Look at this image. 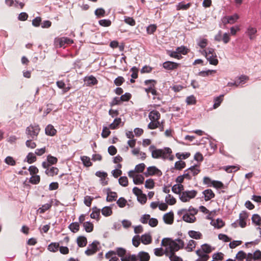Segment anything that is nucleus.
<instances>
[{
	"label": "nucleus",
	"instance_id": "nucleus-1",
	"mask_svg": "<svg viewBox=\"0 0 261 261\" xmlns=\"http://www.w3.org/2000/svg\"><path fill=\"white\" fill-rule=\"evenodd\" d=\"M161 245L162 246L166 247L165 249V254L166 255L172 254V253H174L179 250L177 243L170 238H164L162 240Z\"/></svg>",
	"mask_w": 261,
	"mask_h": 261
},
{
	"label": "nucleus",
	"instance_id": "nucleus-2",
	"mask_svg": "<svg viewBox=\"0 0 261 261\" xmlns=\"http://www.w3.org/2000/svg\"><path fill=\"white\" fill-rule=\"evenodd\" d=\"M40 131V128L38 125L31 124L27 127L25 134L28 138L36 140Z\"/></svg>",
	"mask_w": 261,
	"mask_h": 261
},
{
	"label": "nucleus",
	"instance_id": "nucleus-3",
	"mask_svg": "<svg viewBox=\"0 0 261 261\" xmlns=\"http://www.w3.org/2000/svg\"><path fill=\"white\" fill-rule=\"evenodd\" d=\"M205 58L209 61L210 64L213 65H217L218 60L215 49L212 48H207L204 50Z\"/></svg>",
	"mask_w": 261,
	"mask_h": 261
},
{
	"label": "nucleus",
	"instance_id": "nucleus-4",
	"mask_svg": "<svg viewBox=\"0 0 261 261\" xmlns=\"http://www.w3.org/2000/svg\"><path fill=\"white\" fill-rule=\"evenodd\" d=\"M129 255V259L131 261H149L150 256L148 253L145 251H140L137 255L132 254Z\"/></svg>",
	"mask_w": 261,
	"mask_h": 261
},
{
	"label": "nucleus",
	"instance_id": "nucleus-5",
	"mask_svg": "<svg viewBox=\"0 0 261 261\" xmlns=\"http://www.w3.org/2000/svg\"><path fill=\"white\" fill-rule=\"evenodd\" d=\"M247 218V213L244 212H242L239 215V219L232 224V227L236 228L238 225H239L242 228L245 227L246 226V221Z\"/></svg>",
	"mask_w": 261,
	"mask_h": 261
},
{
	"label": "nucleus",
	"instance_id": "nucleus-6",
	"mask_svg": "<svg viewBox=\"0 0 261 261\" xmlns=\"http://www.w3.org/2000/svg\"><path fill=\"white\" fill-rule=\"evenodd\" d=\"M197 192L196 190L183 191L180 194V199L184 202L189 201L191 199L196 197Z\"/></svg>",
	"mask_w": 261,
	"mask_h": 261
},
{
	"label": "nucleus",
	"instance_id": "nucleus-7",
	"mask_svg": "<svg viewBox=\"0 0 261 261\" xmlns=\"http://www.w3.org/2000/svg\"><path fill=\"white\" fill-rule=\"evenodd\" d=\"M156 81L154 80H148L144 82L145 85L148 86L147 88H145V91L147 93H151L153 95H157L158 93L155 89V85Z\"/></svg>",
	"mask_w": 261,
	"mask_h": 261
},
{
	"label": "nucleus",
	"instance_id": "nucleus-8",
	"mask_svg": "<svg viewBox=\"0 0 261 261\" xmlns=\"http://www.w3.org/2000/svg\"><path fill=\"white\" fill-rule=\"evenodd\" d=\"M172 153L171 149L169 147L161 149V158L163 160L169 159L170 161H173L174 156L172 154Z\"/></svg>",
	"mask_w": 261,
	"mask_h": 261
},
{
	"label": "nucleus",
	"instance_id": "nucleus-9",
	"mask_svg": "<svg viewBox=\"0 0 261 261\" xmlns=\"http://www.w3.org/2000/svg\"><path fill=\"white\" fill-rule=\"evenodd\" d=\"M56 45H58L60 47L64 46L65 44H70L73 43L72 40L67 37H61L56 38L55 41Z\"/></svg>",
	"mask_w": 261,
	"mask_h": 261
},
{
	"label": "nucleus",
	"instance_id": "nucleus-10",
	"mask_svg": "<svg viewBox=\"0 0 261 261\" xmlns=\"http://www.w3.org/2000/svg\"><path fill=\"white\" fill-rule=\"evenodd\" d=\"M98 244V242L95 241L90 244L85 251V254L88 256L95 254L98 250L97 248V245Z\"/></svg>",
	"mask_w": 261,
	"mask_h": 261
},
{
	"label": "nucleus",
	"instance_id": "nucleus-11",
	"mask_svg": "<svg viewBox=\"0 0 261 261\" xmlns=\"http://www.w3.org/2000/svg\"><path fill=\"white\" fill-rule=\"evenodd\" d=\"M58 162V159L50 154L47 156V162H43L42 164L43 168H46L50 167L52 165L56 164Z\"/></svg>",
	"mask_w": 261,
	"mask_h": 261
},
{
	"label": "nucleus",
	"instance_id": "nucleus-12",
	"mask_svg": "<svg viewBox=\"0 0 261 261\" xmlns=\"http://www.w3.org/2000/svg\"><path fill=\"white\" fill-rule=\"evenodd\" d=\"M179 66V63L172 61H166L163 64V67L168 70H175L177 69Z\"/></svg>",
	"mask_w": 261,
	"mask_h": 261
},
{
	"label": "nucleus",
	"instance_id": "nucleus-13",
	"mask_svg": "<svg viewBox=\"0 0 261 261\" xmlns=\"http://www.w3.org/2000/svg\"><path fill=\"white\" fill-rule=\"evenodd\" d=\"M260 150L259 147H252L250 152V155L251 159L254 161H257L259 159Z\"/></svg>",
	"mask_w": 261,
	"mask_h": 261
},
{
	"label": "nucleus",
	"instance_id": "nucleus-14",
	"mask_svg": "<svg viewBox=\"0 0 261 261\" xmlns=\"http://www.w3.org/2000/svg\"><path fill=\"white\" fill-rule=\"evenodd\" d=\"M163 220L165 223L172 224L174 221V214L172 212H170L165 214L163 216Z\"/></svg>",
	"mask_w": 261,
	"mask_h": 261
},
{
	"label": "nucleus",
	"instance_id": "nucleus-15",
	"mask_svg": "<svg viewBox=\"0 0 261 261\" xmlns=\"http://www.w3.org/2000/svg\"><path fill=\"white\" fill-rule=\"evenodd\" d=\"M46 170L45 173L48 176H54L58 174L59 170L58 168L55 167H49L45 168Z\"/></svg>",
	"mask_w": 261,
	"mask_h": 261
},
{
	"label": "nucleus",
	"instance_id": "nucleus-16",
	"mask_svg": "<svg viewBox=\"0 0 261 261\" xmlns=\"http://www.w3.org/2000/svg\"><path fill=\"white\" fill-rule=\"evenodd\" d=\"M196 254L199 256L195 261H207L210 256L206 253H203L201 250L198 249L196 252Z\"/></svg>",
	"mask_w": 261,
	"mask_h": 261
},
{
	"label": "nucleus",
	"instance_id": "nucleus-17",
	"mask_svg": "<svg viewBox=\"0 0 261 261\" xmlns=\"http://www.w3.org/2000/svg\"><path fill=\"white\" fill-rule=\"evenodd\" d=\"M161 174V172L157 168L154 166L149 167L147 169V173H145L146 176Z\"/></svg>",
	"mask_w": 261,
	"mask_h": 261
},
{
	"label": "nucleus",
	"instance_id": "nucleus-18",
	"mask_svg": "<svg viewBox=\"0 0 261 261\" xmlns=\"http://www.w3.org/2000/svg\"><path fill=\"white\" fill-rule=\"evenodd\" d=\"M84 81L87 82V85L89 86L95 85L98 83L97 79L93 75L86 76Z\"/></svg>",
	"mask_w": 261,
	"mask_h": 261
},
{
	"label": "nucleus",
	"instance_id": "nucleus-19",
	"mask_svg": "<svg viewBox=\"0 0 261 261\" xmlns=\"http://www.w3.org/2000/svg\"><path fill=\"white\" fill-rule=\"evenodd\" d=\"M148 117L151 121L159 120L161 114L158 111L152 110L149 113Z\"/></svg>",
	"mask_w": 261,
	"mask_h": 261
},
{
	"label": "nucleus",
	"instance_id": "nucleus-20",
	"mask_svg": "<svg viewBox=\"0 0 261 261\" xmlns=\"http://www.w3.org/2000/svg\"><path fill=\"white\" fill-rule=\"evenodd\" d=\"M182 219L185 222L190 223H194L196 221V218L194 216L191 215L190 213L182 216Z\"/></svg>",
	"mask_w": 261,
	"mask_h": 261
},
{
	"label": "nucleus",
	"instance_id": "nucleus-21",
	"mask_svg": "<svg viewBox=\"0 0 261 261\" xmlns=\"http://www.w3.org/2000/svg\"><path fill=\"white\" fill-rule=\"evenodd\" d=\"M140 238L141 242L144 245H148L152 242V237L149 233L143 234Z\"/></svg>",
	"mask_w": 261,
	"mask_h": 261
},
{
	"label": "nucleus",
	"instance_id": "nucleus-22",
	"mask_svg": "<svg viewBox=\"0 0 261 261\" xmlns=\"http://www.w3.org/2000/svg\"><path fill=\"white\" fill-rule=\"evenodd\" d=\"M203 194L204 195V199L206 201L211 200L215 196V194L211 189H207L204 190L203 192Z\"/></svg>",
	"mask_w": 261,
	"mask_h": 261
},
{
	"label": "nucleus",
	"instance_id": "nucleus-23",
	"mask_svg": "<svg viewBox=\"0 0 261 261\" xmlns=\"http://www.w3.org/2000/svg\"><path fill=\"white\" fill-rule=\"evenodd\" d=\"M184 189V186L181 184L175 185L172 188V191L173 192L177 194H179L180 196V194L183 192L182 191Z\"/></svg>",
	"mask_w": 261,
	"mask_h": 261
},
{
	"label": "nucleus",
	"instance_id": "nucleus-24",
	"mask_svg": "<svg viewBox=\"0 0 261 261\" xmlns=\"http://www.w3.org/2000/svg\"><path fill=\"white\" fill-rule=\"evenodd\" d=\"M187 171H190L191 175L196 176L200 172V170L199 169V166L195 165L185 170V172Z\"/></svg>",
	"mask_w": 261,
	"mask_h": 261
},
{
	"label": "nucleus",
	"instance_id": "nucleus-25",
	"mask_svg": "<svg viewBox=\"0 0 261 261\" xmlns=\"http://www.w3.org/2000/svg\"><path fill=\"white\" fill-rule=\"evenodd\" d=\"M77 243L80 247H84L87 244V240L86 237L80 236L77 238Z\"/></svg>",
	"mask_w": 261,
	"mask_h": 261
},
{
	"label": "nucleus",
	"instance_id": "nucleus-26",
	"mask_svg": "<svg viewBox=\"0 0 261 261\" xmlns=\"http://www.w3.org/2000/svg\"><path fill=\"white\" fill-rule=\"evenodd\" d=\"M117 198V194L115 192L110 191L108 192L107 197V201L108 202H112L115 201Z\"/></svg>",
	"mask_w": 261,
	"mask_h": 261
},
{
	"label": "nucleus",
	"instance_id": "nucleus-27",
	"mask_svg": "<svg viewBox=\"0 0 261 261\" xmlns=\"http://www.w3.org/2000/svg\"><path fill=\"white\" fill-rule=\"evenodd\" d=\"M188 234L191 238L194 239H200L202 238V234L199 231L190 230Z\"/></svg>",
	"mask_w": 261,
	"mask_h": 261
},
{
	"label": "nucleus",
	"instance_id": "nucleus-28",
	"mask_svg": "<svg viewBox=\"0 0 261 261\" xmlns=\"http://www.w3.org/2000/svg\"><path fill=\"white\" fill-rule=\"evenodd\" d=\"M57 132L56 129L51 125H48L45 128V133L47 135L51 136H54Z\"/></svg>",
	"mask_w": 261,
	"mask_h": 261
},
{
	"label": "nucleus",
	"instance_id": "nucleus-29",
	"mask_svg": "<svg viewBox=\"0 0 261 261\" xmlns=\"http://www.w3.org/2000/svg\"><path fill=\"white\" fill-rule=\"evenodd\" d=\"M223 95H221L214 99V104L213 106L214 109H217L220 106L223 100Z\"/></svg>",
	"mask_w": 261,
	"mask_h": 261
},
{
	"label": "nucleus",
	"instance_id": "nucleus-30",
	"mask_svg": "<svg viewBox=\"0 0 261 261\" xmlns=\"http://www.w3.org/2000/svg\"><path fill=\"white\" fill-rule=\"evenodd\" d=\"M257 32V30L255 28H252L251 27H249L247 29V34L249 37V38L251 40L254 39L255 34Z\"/></svg>",
	"mask_w": 261,
	"mask_h": 261
},
{
	"label": "nucleus",
	"instance_id": "nucleus-31",
	"mask_svg": "<svg viewBox=\"0 0 261 261\" xmlns=\"http://www.w3.org/2000/svg\"><path fill=\"white\" fill-rule=\"evenodd\" d=\"M68 228L72 232L75 233L80 229V224L77 222H73L69 225Z\"/></svg>",
	"mask_w": 261,
	"mask_h": 261
},
{
	"label": "nucleus",
	"instance_id": "nucleus-32",
	"mask_svg": "<svg viewBox=\"0 0 261 261\" xmlns=\"http://www.w3.org/2000/svg\"><path fill=\"white\" fill-rule=\"evenodd\" d=\"M83 226L85 231L87 232H91L93 230V224L90 222H85L83 223Z\"/></svg>",
	"mask_w": 261,
	"mask_h": 261
},
{
	"label": "nucleus",
	"instance_id": "nucleus-33",
	"mask_svg": "<svg viewBox=\"0 0 261 261\" xmlns=\"http://www.w3.org/2000/svg\"><path fill=\"white\" fill-rule=\"evenodd\" d=\"M121 123V119L120 118H115L113 122L110 125L109 127L112 129H115L117 128Z\"/></svg>",
	"mask_w": 261,
	"mask_h": 261
},
{
	"label": "nucleus",
	"instance_id": "nucleus-34",
	"mask_svg": "<svg viewBox=\"0 0 261 261\" xmlns=\"http://www.w3.org/2000/svg\"><path fill=\"white\" fill-rule=\"evenodd\" d=\"M59 247V244L58 243H51L48 246V250L53 252H55Z\"/></svg>",
	"mask_w": 261,
	"mask_h": 261
},
{
	"label": "nucleus",
	"instance_id": "nucleus-35",
	"mask_svg": "<svg viewBox=\"0 0 261 261\" xmlns=\"http://www.w3.org/2000/svg\"><path fill=\"white\" fill-rule=\"evenodd\" d=\"M196 245V242L193 240H191L189 241V243H188L186 249L188 251L191 252V251H193V250L195 248Z\"/></svg>",
	"mask_w": 261,
	"mask_h": 261
},
{
	"label": "nucleus",
	"instance_id": "nucleus-36",
	"mask_svg": "<svg viewBox=\"0 0 261 261\" xmlns=\"http://www.w3.org/2000/svg\"><path fill=\"white\" fill-rule=\"evenodd\" d=\"M51 203H46L42 206V207H40L37 212L40 214H43L47 210H49L51 207Z\"/></svg>",
	"mask_w": 261,
	"mask_h": 261
},
{
	"label": "nucleus",
	"instance_id": "nucleus-37",
	"mask_svg": "<svg viewBox=\"0 0 261 261\" xmlns=\"http://www.w3.org/2000/svg\"><path fill=\"white\" fill-rule=\"evenodd\" d=\"M186 163L184 161H179L175 163L174 168L176 170H181L186 167Z\"/></svg>",
	"mask_w": 261,
	"mask_h": 261
},
{
	"label": "nucleus",
	"instance_id": "nucleus-38",
	"mask_svg": "<svg viewBox=\"0 0 261 261\" xmlns=\"http://www.w3.org/2000/svg\"><path fill=\"white\" fill-rule=\"evenodd\" d=\"M81 158L83 164L86 167H90L92 165V163L91 162L89 157L87 156H81Z\"/></svg>",
	"mask_w": 261,
	"mask_h": 261
},
{
	"label": "nucleus",
	"instance_id": "nucleus-39",
	"mask_svg": "<svg viewBox=\"0 0 261 261\" xmlns=\"http://www.w3.org/2000/svg\"><path fill=\"white\" fill-rule=\"evenodd\" d=\"M239 18L238 14H235L233 15L228 16L226 17L227 19V23L232 24L234 23Z\"/></svg>",
	"mask_w": 261,
	"mask_h": 261
},
{
	"label": "nucleus",
	"instance_id": "nucleus-40",
	"mask_svg": "<svg viewBox=\"0 0 261 261\" xmlns=\"http://www.w3.org/2000/svg\"><path fill=\"white\" fill-rule=\"evenodd\" d=\"M167 54L169 56L172 58H174L177 59H181L182 58V56L180 55L178 52L176 50V51H167Z\"/></svg>",
	"mask_w": 261,
	"mask_h": 261
},
{
	"label": "nucleus",
	"instance_id": "nucleus-41",
	"mask_svg": "<svg viewBox=\"0 0 261 261\" xmlns=\"http://www.w3.org/2000/svg\"><path fill=\"white\" fill-rule=\"evenodd\" d=\"M165 201L166 203L169 205H173L175 204L176 202V199L170 194H168L166 196Z\"/></svg>",
	"mask_w": 261,
	"mask_h": 261
},
{
	"label": "nucleus",
	"instance_id": "nucleus-42",
	"mask_svg": "<svg viewBox=\"0 0 261 261\" xmlns=\"http://www.w3.org/2000/svg\"><path fill=\"white\" fill-rule=\"evenodd\" d=\"M101 213L103 216L108 217L112 214V211L110 207L105 206L102 209Z\"/></svg>",
	"mask_w": 261,
	"mask_h": 261
},
{
	"label": "nucleus",
	"instance_id": "nucleus-43",
	"mask_svg": "<svg viewBox=\"0 0 261 261\" xmlns=\"http://www.w3.org/2000/svg\"><path fill=\"white\" fill-rule=\"evenodd\" d=\"M100 210L95 207L93 209L92 213L90 214V217L92 219H96L97 220L99 219Z\"/></svg>",
	"mask_w": 261,
	"mask_h": 261
},
{
	"label": "nucleus",
	"instance_id": "nucleus-44",
	"mask_svg": "<svg viewBox=\"0 0 261 261\" xmlns=\"http://www.w3.org/2000/svg\"><path fill=\"white\" fill-rule=\"evenodd\" d=\"M144 177L142 175H137L134 178V182L136 185L142 184L143 183Z\"/></svg>",
	"mask_w": 261,
	"mask_h": 261
},
{
	"label": "nucleus",
	"instance_id": "nucleus-45",
	"mask_svg": "<svg viewBox=\"0 0 261 261\" xmlns=\"http://www.w3.org/2000/svg\"><path fill=\"white\" fill-rule=\"evenodd\" d=\"M26 158H27V162L29 164L33 163L34 162H35L36 161V159H37L35 155L32 152L29 153L27 155Z\"/></svg>",
	"mask_w": 261,
	"mask_h": 261
},
{
	"label": "nucleus",
	"instance_id": "nucleus-46",
	"mask_svg": "<svg viewBox=\"0 0 261 261\" xmlns=\"http://www.w3.org/2000/svg\"><path fill=\"white\" fill-rule=\"evenodd\" d=\"M201 249L202 251L206 254L210 253L212 251V247L207 244L202 245L201 246Z\"/></svg>",
	"mask_w": 261,
	"mask_h": 261
},
{
	"label": "nucleus",
	"instance_id": "nucleus-47",
	"mask_svg": "<svg viewBox=\"0 0 261 261\" xmlns=\"http://www.w3.org/2000/svg\"><path fill=\"white\" fill-rule=\"evenodd\" d=\"M40 181V177L39 175H33L30 179V182L32 184L36 185L39 183Z\"/></svg>",
	"mask_w": 261,
	"mask_h": 261
},
{
	"label": "nucleus",
	"instance_id": "nucleus-48",
	"mask_svg": "<svg viewBox=\"0 0 261 261\" xmlns=\"http://www.w3.org/2000/svg\"><path fill=\"white\" fill-rule=\"evenodd\" d=\"M225 225V223L223 221L222 219H217L215 222H214L213 225L215 227L217 228H221L223 227Z\"/></svg>",
	"mask_w": 261,
	"mask_h": 261
},
{
	"label": "nucleus",
	"instance_id": "nucleus-49",
	"mask_svg": "<svg viewBox=\"0 0 261 261\" xmlns=\"http://www.w3.org/2000/svg\"><path fill=\"white\" fill-rule=\"evenodd\" d=\"M246 257V253L243 251H240L236 256V259L237 260H243Z\"/></svg>",
	"mask_w": 261,
	"mask_h": 261
},
{
	"label": "nucleus",
	"instance_id": "nucleus-50",
	"mask_svg": "<svg viewBox=\"0 0 261 261\" xmlns=\"http://www.w3.org/2000/svg\"><path fill=\"white\" fill-rule=\"evenodd\" d=\"M191 6V3H188L187 4H184L182 2L179 3L177 5V10H187Z\"/></svg>",
	"mask_w": 261,
	"mask_h": 261
},
{
	"label": "nucleus",
	"instance_id": "nucleus-51",
	"mask_svg": "<svg viewBox=\"0 0 261 261\" xmlns=\"http://www.w3.org/2000/svg\"><path fill=\"white\" fill-rule=\"evenodd\" d=\"M140 241L141 238L139 235L134 236L132 240L133 244L136 247H138L139 246Z\"/></svg>",
	"mask_w": 261,
	"mask_h": 261
},
{
	"label": "nucleus",
	"instance_id": "nucleus-52",
	"mask_svg": "<svg viewBox=\"0 0 261 261\" xmlns=\"http://www.w3.org/2000/svg\"><path fill=\"white\" fill-rule=\"evenodd\" d=\"M95 14L97 17H103L105 15L106 11L102 8H98L95 11Z\"/></svg>",
	"mask_w": 261,
	"mask_h": 261
},
{
	"label": "nucleus",
	"instance_id": "nucleus-53",
	"mask_svg": "<svg viewBox=\"0 0 261 261\" xmlns=\"http://www.w3.org/2000/svg\"><path fill=\"white\" fill-rule=\"evenodd\" d=\"M161 149H155L152 151L151 156L154 159L161 158Z\"/></svg>",
	"mask_w": 261,
	"mask_h": 261
},
{
	"label": "nucleus",
	"instance_id": "nucleus-54",
	"mask_svg": "<svg viewBox=\"0 0 261 261\" xmlns=\"http://www.w3.org/2000/svg\"><path fill=\"white\" fill-rule=\"evenodd\" d=\"M176 50L178 52L179 54H182V55H186L188 53V49L184 46H181L180 47H177L176 48Z\"/></svg>",
	"mask_w": 261,
	"mask_h": 261
},
{
	"label": "nucleus",
	"instance_id": "nucleus-55",
	"mask_svg": "<svg viewBox=\"0 0 261 261\" xmlns=\"http://www.w3.org/2000/svg\"><path fill=\"white\" fill-rule=\"evenodd\" d=\"M121 102H122L121 100L120 99V97H115L110 102V106L112 107L116 105H120L121 103Z\"/></svg>",
	"mask_w": 261,
	"mask_h": 261
},
{
	"label": "nucleus",
	"instance_id": "nucleus-56",
	"mask_svg": "<svg viewBox=\"0 0 261 261\" xmlns=\"http://www.w3.org/2000/svg\"><path fill=\"white\" fill-rule=\"evenodd\" d=\"M119 183L123 187H126L128 185V179L126 176L120 177L119 179Z\"/></svg>",
	"mask_w": 261,
	"mask_h": 261
},
{
	"label": "nucleus",
	"instance_id": "nucleus-57",
	"mask_svg": "<svg viewBox=\"0 0 261 261\" xmlns=\"http://www.w3.org/2000/svg\"><path fill=\"white\" fill-rule=\"evenodd\" d=\"M127 203L126 200L123 197H120L117 201V204L120 207H124Z\"/></svg>",
	"mask_w": 261,
	"mask_h": 261
},
{
	"label": "nucleus",
	"instance_id": "nucleus-58",
	"mask_svg": "<svg viewBox=\"0 0 261 261\" xmlns=\"http://www.w3.org/2000/svg\"><path fill=\"white\" fill-rule=\"evenodd\" d=\"M156 28L157 27L155 24H150L147 28V33L148 34H152L155 32Z\"/></svg>",
	"mask_w": 261,
	"mask_h": 261
},
{
	"label": "nucleus",
	"instance_id": "nucleus-59",
	"mask_svg": "<svg viewBox=\"0 0 261 261\" xmlns=\"http://www.w3.org/2000/svg\"><path fill=\"white\" fill-rule=\"evenodd\" d=\"M5 162L7 164L11 166H14L16 164V161L12 156H10L6 157V158L5 160Z\"/></svg>",
	"mask_w": 261,
	"mask_h": 261
},
{
	"label": "nucleus",
	"instance_id": "nucleus-60",
	"mask_svg": "<svg viewBox=\"0 0 261 261\" xmlns=\"http://www.w3.org/2000/svg\"><path fill=\"white\" fill-rule=\"evenodd\" d=\"M33 140L30 138L25 142V145L28 148L34 149L36 147V144L33 141Z\"/></svg>",
	"mask_w": 261,
	"mask_h": 261
},
{
	"label": "nucleus",
	"instance_id": "nucleus-61",
	"mask_svg": "<svg viewBox=\"0 0 261 261\" xmlns=\"http://www.w3.org/2000/svg\"><path fill=\"white\" fill-rule=\"evenodd\" d=\"M132 97V95L129 93H125L124 94L122 95L120 97V99L121 100V102L123 101H128Z\"/></svg>",
	"mask_w": 261,
	"mask_h": 261
},
{
	"label": "nucleus",
	"instance_id": "nucleus-62",
	"mask_svg": "<svg viewBox=\"0 0 261 261\" xmlns=\"http://www.w3.org/2000/svg\"><path fill=\"white\" fill-rule=\"evenodd\" d=\"M249 77L245 75H242L238 77V86L241 84H244L246 81H248Z\"/></svg>",
	"mask_w": 261,
	"mask_h": 261
},
{
	"label": "nucleus",
	"instance_id": "nucleus-63",
	"mask_svg": "<svg viewBox=\"0 0 261 261\" xmlns=\"http://www.w3.org/2000/svg\"><path fill=\"white\" fill-rule=\"evenodd\" d=\"M125 82L124 79L122 76H118L114 80V84L117 86H121Z\"/></svg>",
	"mask_w": 261,
	"mask_h": 261
},
{
	"label": "nucleus",
	"instance_id": "nucleus-64",
	"mask_svg": "<svg viewBox=\"0 0 261 261\" xmlns=\"http://www.w3.org/2000/svg\"><path fill=\"white\" fill-rule=\"evenodd\" d=\"M167 256L169 257L171 261H182L181 258L176 255L175 253H172Z\"/></svg>",
	"mask_w": 261,
	"mask_h": 261
}]
</instances>
